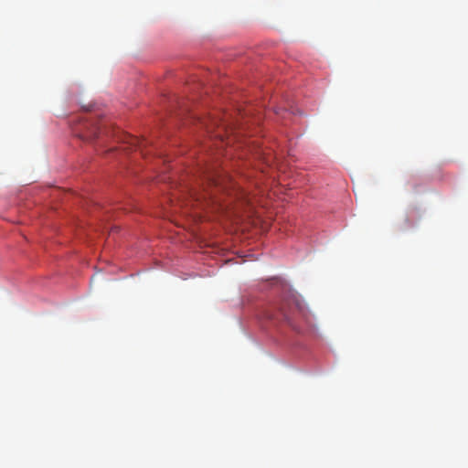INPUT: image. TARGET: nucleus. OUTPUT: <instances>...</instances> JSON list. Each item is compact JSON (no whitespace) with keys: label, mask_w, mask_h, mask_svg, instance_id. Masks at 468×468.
I'll list each match as a JSON object with an SVG mask.
<instances>
[{"label":"nucleus","mask_w":468,"mask_h":468,"mask_svg":"<svg viewBox=\"0 0 468 468\" xmlns=\"http://www.w3.org/2000/svg\"><path fill=\"white\" fill-rule=\"evenodd\" d=\"M206 176V186L197 197V200L204 199L206 203L215 205L220 209H228L230 203H223L217 197V193H226L233 200L248 205L250 203L248 193L225 172L214 169L207 172Z\"/></svg>","instance_id":"1"},{"label":"nucleus","mask_w":468,"mask_h":468,"mask_svg":"<svg viewBox=\"0 0 468 468\" xmlns=\"http://www.w3.org/2000/svg\"><path fill=\"white\" fill-rule=\"evenodd\" d=\"M133 145H134L137 149H142L144 140H140L138 138H133V142L131 143Z\"/></svg>","instance_id":"4"},{"label":"nucleus","mask_w":468,"mask_h":468,"mask_svg":"<svg viewBox=\"0 0 468 468\" xmlns=\"http://www.w3.org/2000/svg\"><path fill=\"white\" fill-rule=\"evenodd\" d=\"M211 123H205L207 131L211 133H213V128L214 126H217L220 131L215 133L214 136L218 138L221 144H224L225 140L226 145H229L232 142H234L235 138L232 137V129H229L228 125L219 120L212 119L210 120Z\"/></svg>","instance_id":"2"},{"label":"nucleus","mask_w":468,"mask_h":468,"mask_svg":"<svg viewBox=\"0 0 468 468\" xmlns=\"http://www.w3.org/2000/svg\"><path fill=\"white\" fill-rule=\"evenodd\" d=\"M265 317L269 320H284L289 322L290 318L284 310H280L275 314L267 313Z\"/></svg>","instance_id":"3"}]
</instances>
